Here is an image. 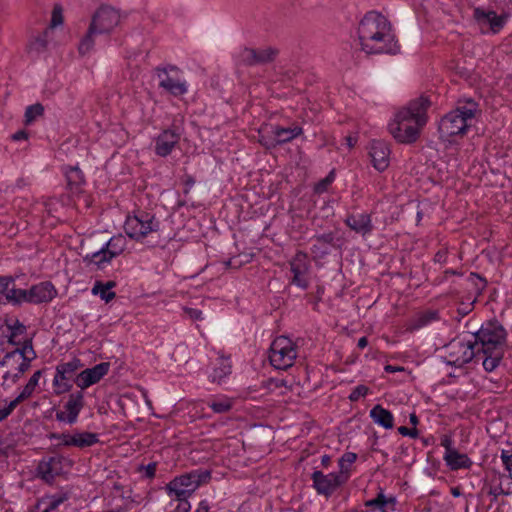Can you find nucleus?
<instances>
[{"instance_id": "603ef678", "label": "nucleus", "mask_w": 512, "mask_h": 512, "mask_svg": "<svg viewBox=\"0 0 512 512\" xmlns=\"http://www.w3.org/2000/svg\"><path fill=\"white\" fill-rule=\"evenodd\" d=\"M23 289H17L15 288V283L11 286H9V290L6 294V301L9 302V303H14V301H18L17 298H19V295L20 293L22 292Z\"/></svg>"}, {"instance_id": "39448f33", "label": "nucleus", "mask_w": 512, "mask_h": 512, "mask_svg": "<svg viewBox=\"0 0 512 512\" xmlns=\"http://www.w3.org/2000/svg\"><path fill=\"white\" fill-rule=\"evenodd\" d=\"M211 472L206 469H197L174 478L167 485L168 494L176 497H190L202 484L208 483Z\"/></svg>"}, {"instance_id": "0e129e2a", "label": "nucleus", "mask_w": 512, "mask_h": 512, "mask_svg": "<svg viewBox=\"0 0 512 512\" xmlns=\"http://www.w3.org/2000/svg\"><path fill=\"white\" fill-rule=\"evenodd\" d=\"M195 512H210V506L207 500H202Z\"/></svg>"}, {"instance_id": "7c9ffc66", "label": "nucleus", "mask_w": 512, "mask_h": 512, "mask_svg": "<svg viewBox=\"0 0 512 512\" xmlns=\"http://www.w3.org/2000/svg\"><path fill=\"white\" fill-rule=\"evenodd\" d=\"M83 366L80 359L74 358L69 362L59 363L56 366L57 377H61V380H72L75 379L74 375Z\"/></svg>"}, {"instance_id": "bb28decb", "label": "nucleus", "mask_w": 512, "mask_h": 512, "mask_svg": "<svg viewBox=\"0 0 512 512\" xmlns=\"http://www.w3.org/2000/svg\"><path fill=\"white\" fill-rule=\"evenodd\" d=\"M369 416L376 424L385 429H392L394 427L393 414L380 404L375 405L370 410Z\"/></svg>"}, {"instance_id": "f3484780", "label": "nucleus", "mask_w": 512, "mask_h": 512, "mask_svg": "<svg viewBox=\"0 0 512 512\" xmlns=\"http://www.w3.org/2000/svg\"><path fill=\"white\" fill-rule=\"evenodd\" d=\"M110 363L101 362L92 368L81 371L74 379L76 385L81 390L99 382L109 371Z\"/></svg>"}, {"instance_id": "5fc2aeb1", "label": "nucleus", "mask_w": 512, "mask_h": 512, "mask_svg": "<svg viewBox=\"0 0 512 512\" xmlns=\"http://www.w3.org/2000/svg\"><path fill=\"white\" fill-rule=\"evenodd\" d=\"M17 299L18 301H14L13 305H20L24 302L31 303L30 289H23Z\"/></svg>"}, {"instance_id": "37998d69", "label": "nucleus", "mask_w": 512, "mask_h": 512, "mask_svg": "<svg viewBox=\"0 0 512 512\" xmlns=\"http://www.w3.org/2000/svg\"><path fill=\"white\" fill-rule=\"evenodd\" d=\"M41 375H42V370H37L36 372H34V374L30 377L29 381L24 386L22 391H24L26 394L31 396L32 393L34 392L36 386L38 385V381H39Z\"/></svg>"}, {"instance_id": "423d86ee", "label": "nucleus", "mask_w": 512, "mask_h": 512, "mask_svg": "<svg viewBox=\"0 0 512 512\" xmlns=\"http://www.w3.org/2000/svg\"><path fill=\"white\" fill-rule=\"evenodd\" d=\"M480 350L503 349L507 332L498 320H490L482 324L481 328L470 334Z\"/></svg>"}, {"instance_id": "c03bdc74", "label": "nucleus", "mask_w": 512, "mask_h": 512, "mask_svg": "<svg viewBox=\"0 0 512 512\" xmlns=\"http://www.w3.org/2000/svg\"><path fill=\"white\" fill-rule=\"evenodd\" d=\"M48 438L50 440L59 441V443L57 444L58 447H60V446L70 447L69 438H71V433H50L48 435Z\"/></svg>"}, {"instance_id": "a878e982", "label": "nucleus", "mask_w": 512, "mask_h": 512, "mask_svg": "<svg viewBox=\"0 0 512 512\" xmlns=\"http://www.w3.org/2000/svg\"><path fill=\"white\" fill-rule=\"evenodd\" d=\"M65 176L67 180V188L72 194H81L83 192L82 186L85 183V178L83 172L79 169V167H69L65 171Z\"/></svg>"}, {"instance_id": "052dcab7", "label": "nucleus", "mask_w": 512, "mask_h": 512, "mask_svg": "<svg viewBox=\"0 0 512 512\" xmlns=\"http://www.w3.org/2000/svg\"><path fill=\"white\" fill-rule=\"evenodd\" d=\"M447 259V251L446 250H439L435 256L434 261L438 263H445Z\"/></svg>"}, {"instance_id": "13d9d810", "label": "nucleus", "mask_w": 512, "mask_h": 512, "mask_svg": "<svg viewBox=\"0 0 512 512\" xmlns=\"http://www.w3.org/2000/svg\"><path fill=\"white\" fill-rule=\"evenodd\" d=\"M488 494L493 496V500H496L499 495H508L509 492L505 491L501 485L490 487Z\"/></svg>"}, {"instance_id": "412c9836", "label": "nucleus", "mask_w": 512, "mask_h": 512, "mask_svg": "<svg viewBox=\"0 0 512 512\" xmlns=\"http://www.w3.org/2000/svg\"><path fill=\"white\" fill-rule=\"evenodd\" d=\"M303 133V129L299 126L293 128H284L275 126L272 129L273 138L270 143H264L267 149L275 148L278 145H283L300 136Z\"/></svg>"}, {"instance_id": "a18cd8bd", "label": "nucleus", "mask_w": 512, "mask_h": 512, "mask_svg": "<svg viewBox=\"0 0 512 512\" xmlns=\"http://www.w3.org/2000/svg\"><path fill=\"white\" fill-rule=\"evenodd\" d=\"M369 392V388L365 385H358L356 386L352 392L350 393L348 399L351 401V402H356L359 400L360 397H364L368 394Z\"/></svg>"}, {"instance_id": "79ce46f5", "label": "nucleus", "mask_w": 512, "mask_h": 512, "mask_svg": "<svg viewBox=\"0 0 512 512\" xmlns=\"http://www.w3.org/2000/svg\"><path fill=\"white\" fill-rule=\"evenodd\" d=\"M70 380H61V377L54 376L53 386L55 388V394L60 395L66 392H69L72 389V384L69 382Z\"/></svg>"}, {"instance_id": "aec40b11", "label": "nucleus", "mask_w": 512, "mask_h": 512, "mask_svg": "<svg viewBox=\"0 0 512 512\" xmlns=\"http://www.w3.org/2000/svg\"><path fill=\"white\" fill-rule=\"evenodd\" d=\"M369 154L376 170L382 172L389 166L390 150L384 141L373 140L370 144Z\"/></svg>"}, {"instance_id": "69168bd1", "label": "nucleus", "mask_w": 512, "mask_h": 512, "mask_svg": "<svg viewBox=\"0 0 512 512\" xmlns=\"http://www.w3.org/2000/svg\"><path fill=\"white\" fill-rule=\"evenodd\" d=\"M12 449L10 445L0 447V461L9 457V452Z\"/></svg>"}, {"instance_id": "0eeeda50", "label": "nucleus", "mask_w": 512, "mask_h": 512, "mask_svg": "<svg viewBox=\"0 0 512 512\" xmlns=\"http://www.w3.org/2000/svg\"><path fill=\"white\" fill-rule=\"evenodd\" d=\"M297 357L295 344L286 336L277 337L270 346L269 360L273 367L280 370L290 368Z\"/></svg>"}, {"instance_id": "680f3d73", "label": "nucleus", "mask_w": 512, "mask_h": 512, "mask_svg": "<svg viewBox=\"0 0 512 512\" xmlns=\"http://www.w3.org/2000/svg\"><path fill=\"white\" fill-rule=\"evenodd\" d=\"M185 310L188 313V315L190 316V318L196 319V320L201 318L202 312L200 310L194 309V308H186Z\"/></svg>"}, {"instance_id": "f03ea898", "label": "nucleus", "mask_w": 512, "mask_h": 512, "mask_svg": "<svg viewBox=\"0 0 512 512\" xmlns=\"http://www.w3.org/2000/svg\"><path fill=\"white\" fill-rule=\"evenodd\" d=\"M430 106L429 98L421 95L401 109L396 114L394 122L389 124V131L395 140L399 143H414L421 128L427 123V110Z\"/></svg>"}, {"instance_id": "c9c22d12", "label": "nucleus", "mask_w": 512, "mask_h": 512, "mask_svg": "<svg viewBox=\"0 0 512 512\" xmlns=\"http://www.w3.org/2000/svg\"><path fill=\"white\" fill-rule=\"evenodd\" d=\"M388 504H391L394 506L396 504V499L394 497L387 498L385 496V494L383 493L382 489H380V492L378 493L376 498L367 500L365 502L366 507L377 508V509L381 510L382 512H385V507Z\"/></svg>"}, {"instance_id": "9d476101", "label": "nucleus", "mask_w": 512, "mask_h": 512, "mask_svg": "<svg viewBox=\"0 0 512 512\" xmlns=\"http://www.w3.org/2000/svg\"><path fill=\"white\" fill-rule=\"evenodd\" d=\"M311 479L313 482L312 486L316 492L326 498L330 497L347 482L345 475H340L339 473L324 474L319 470H315L312 473Z\"/></svg>"}, {"instance_id": "a19ab883", "label": "nucleus", "mask_w": 512, "mask_h": 512, "mask_svg": "<svg viewBox=\"0 0 512 512\" xmlns=\"http://www.w3.org/2000/svg\"><path fill=\"white\" fill-rule=\"evenodd\" d=\"M208 406L215 412V413H225L232 409V402L228 398H223L220 400H214L210 403H208Z\"/></svg>"}, {"instance_id": "2eb2a0df", "label": "nucleus", "mask_w": 512, "mask_h": 512, "mask_svg": "<svg viewBox=\"0 0 512 512\" xmlns=\"http://www.w3.org/2000/svg\"><path fill=\"white\" fill-rule=\"evenodd\" d=\"M85 405L84 394L82 391H76L69 395L64 404V411L56 412V420L70 425L76 423L78 416Z\"/></svg>"}, {"instance_id": "6e6552de", "label": "nucleus", "mask_w": 512, "mask_h": 512, "mask_svg": "<svg viewBox=\"0 0 512 512\" xmlns=\"http://www.w3.org/2000/svg\"><path fill=\"white\" fill-rule=\"evenodd\" d=\"M159 226L160 223L154 215L141 211L133 216H127L124 230L131 239L140 241L149 233L158 231Z\"/></svg>"}, {"instance_id": "2f4dec72", "label": "nucleus", "mask_w": 512, "mask_h": 512, "mask_svg": "<svg viewBox=\"0 0 512 512\" xmlns=\"http://www.w3.org/2000/svg\"><path fill=\"white\" fill-rule=\"evenodd\" d=\"M47 35L48 30L46 29L41 34L33 36L27 43V53L38 56L45 52L48 46Z\"/></svg>"}, {"instance_id": "4c0bfd02", "label": "nucleus", "mask_w": 512, "mask_h": 512, "mask_svg": "<svg viewBox=\"0 0 512 512\" xmlns=\"http://www.w3.org/2000/svg\"><path fill=\"white\" fill-rule=\"evenodd\" d=\"M357 454L353 452H345L338 461L339 474L346 476V481L350 477V466L356 461Z\"/></svg>"}, {"instance_id": "864d4df0", "label": "nucleus", "mask_w": 512, "mask_h": 512, "mask_svg": "<svg viewBox=\"0 0 512 512\" xmlns=\"http://www.w3.org/2000/svg\"><path fill=\"white\" fill-rule=\"evenodd\" d=\"M441 445L445 448V453L444 455H447L450 453V451H455L456 449L453 448V440L450 436L448 435H444L442 438H441Z\"/></svg>"}, {"instance_id": "49530a36", "label": "nucleus", "mask_w": 512, "mask_h": 512, "mask_svg": "<svg viewBox=\"0 0 512 512\" xmlns=\"http://www.w3.org/2000/svg\"><path fill=\"white\" fill-rule=\"evenodd\" d=\"M5 325L11 333H16L17 336L26 333L27 330L26 326L18 319H16L13 324H11L8 319H5Z\"/></svg>"}, {"instance_id": "e433bc0d", "label": "nucleus", "mask_w": 512, "mask_h": 512, "mask_svg": "<svg viewBox=\"0 0 512 512\" xmlns=\"http://www.w3.org/2000/svg\"><path fill=\"white\" fill-rule=\"evenodd\" d=\"M99 35L95 28L89 25L87 33L80 41L78 51L81 55H85L90 52L94 46V36Z\"/></svg>"}, {"instance_id": "9b49d317", "label": "nucleus", "mask_w": 512, "mask_h": 512, "mask_svg": "<svg viewBox=\"0 0 512 512\" xmlns=\"http://www.w3.org/2000/svg\"><path fill=\"white\" fill-rule=\"evenodd\" d=\"M311 246V253L315 259H324L330 254L331 248L342 250L345 240L342 237H337L333 231L315 235Z\"/></svg>"}, {"instance_id": "f704fd0d", "label": "nucleus", "mask_w": 512, "mask_h": 512, "mask_svg": "<svg viewBox=\"0 0 512 512\" xmlns=\"http://www.w3.org/2000/svg\"><path fill=\"white\" fill-rule=\"evenodd\" d=\"M232 366L228 359L221 358L219 366L215 367L210 380L220 384L222 380L231 374Z\"/></svg>"}, {"instance_id": "dca6fc26", "label": "nucleus", "mask_w": 512, "mask_h": 512, "mask_svg": "<svg viewBox=\"0 0 512 512\" xmlns=\"http://www.w3.org/2000/svg\"><path fill=\"white\" fill-rule=\"evenodd\" d=\"M279 51L273 47L254 49L245 47L241 52V61L246 66L265 65L273 62Z\"/></svg>"}, {"instance_id": "f257e3e1", "label": "nucleus", "mask_w": 512, "mask_h": 512, "mask_svg": "<svg viewBox=\"0 0 512 512\" xmlns=\"http://www.w3.org/2000/svg\"><path fill=\"white\" fill-rule=\"evenodd\" d=\"M357 33L361 49L367 54L396 55L400 52L391 23L379 12L366 13L359 23Z\"/></svg>"}, {"instance_id": "09e8293b", "label": "nucleus", "mask_w": 512, "mask_h": 512, "mask_svg": "<svg viewBox=\"0 0 512 512\" xmlns=\"http://www.w3.org/2000/svg\"><path fill=\"white\" fill-rule=\"evenodd\" d=\"M14 282L15 278L12 276H0V294H3L6 297L9 286L13 285Z\"/></svg>"}, {"instance_id": "473e14b6", "label": "nucleus", "mask_w": 512, "mask_h": 512, "mask_svg": "<svg viewBox=\"0 0 512 512\" xmlns=\"http://www.w3.org/2000/svg\"><path fill=\"white\" fill-rule=\"evenodd\" d=\"M24 363H19L16 366V374H12V370H7L4 372L2 379V387L6 388L9 386V382L15 384L19 381L21 376L30 368L31 359H24Z\"/></svg>"}, {"instance_id": "f8f14e48", "label": "nucleus", "mask_w": 512, "mask_h": 512, "mask_svg": "<svg viewBox=\"0 0 512 512\" xmlns=\"http://www.w3.org/2000/svg\"><path fill=\"white\" fill-rule=\"evenodd\" d=\"M120 22L119 13L110 6H101L93 15L90 25L99 35L109 34Z\"/></svg>"}, {"instance_id": "bf43d9fd", "label": "nucleus", "mask_w": 512, "mask_h": 512, "mask_svg": "<svg viewBox=\"0 0 512 512\" xmlns=\"http://www.w3.org/2000/svg\"><path fill=\"white\" fill-rule=\"evenodd\" d=\"M156 463L152 462L149 463L147 466L143 467L145 470V477L152 479L155 476L156 473Z\"/></svg>"}, {"instance_id": "4be33fe9", "label": "nucleus", "mask_w": 512, "mask_h": 512, "mask_svg": "<svg viewBox=\"0 0 512 512\" xmlns=\"http://www.w3.org/2000/svg\"><path fill=\"white\" fill-rule=\"evenodd\" d=\"M344 223L354 232L366 236L373 231L371 215L368 213L349 214Z\"/></svg>"}, {"instance_id": "3c124183", "label": "nucleus", "mask_w": 512, "mask_h": 512, "mask_svg": "<svg viewBox=\"0 0 512 512\" xmlns=\"http://www.w3.org/2000/svg\"><path fill=\"white\" fill-rule=\"evenodd\" d=\"M501 459L506 470L509 473L510 479H512V453L508 450H503L501 453Z\"/></svg>"}, {"instance_id": "58836bf2", "label": "nucleus", "mask_w": 512, "mask_h": 512, "mask_svg": "<svg viewBox=\"0 0 512 512\" xmlns=\"http://www.w3.org/2000/svg\"><path fill=\"white\" fill-rule=\"evenodd\" d=\"M44 113V106L41 103L30 105L25 111V124L30 125L37 117Z\"/></svg>"}, {"instance_id": "a211bd4d", "label": "nucleus", "mask_w": 512, "mask_h": 512, "mask_svg": "<svg viewBox=\"0 0 512 512\" xmlns=\"http://www.w3.org/2000/svg\"><path fill=\"white\" fill-rule=\"evenodd\" d=\"M474 18L481 28L488 26L493 33H498L507 22L505 14L498 15L493 10L486 11L479 7L474 9Z\"/></svg>"}, {"instance_id": "4468645a", "label": "nucleus", "mask_w": 512, "mask_h": 512, "mask_svg": "<svg viewBox=\"0 0 512 512\" xmlns=\"http://www.w3.org/2000/svg\"><path fill=\"white\" fill-rule=\"evenodd\" d=\"M66 461L67 459L61 455L43 458L37 465V476L46 483H53L55 478L63 473V463Z\"/></svg>"}, {"instance_id": "de8ad7c7", "label": "nucleus", "mask_w": 512, "mask_h": 512, "mask_svg": "<svg viewBox=\"0 0 512 512\" xmlns=\"http://www.w3.org/2000/svg\"><path fill=\"white\" fill-rule=\"evenodd\" d=\"M62 23H63L62 8L59 4H56L52 11L50 26L56 27L58 25H61Z\"/></svg>"}, {"instance_id": "4d7b16f0", "label": "nucleus", "mask_w": 512, "mask_h": 512, "mask_svg": "<svg viewBox=\"0 0 512 512\" xmlns=\"http://www.w3.org/2000/svg\"><path fill=\"white\" fill-rule=\"evenodd\" d=\"M332 174L333 172H331L325 179L321 180L317 185H316V192H323L326 187L332 182L333 180V177H332Z\"/></svg>"}, {"instance_id": "5701e85b", "label": "nucleus", "mask_w": 512, "mask_h": 512, "mask_svg": "<svg viewBox=\"0 0 512 512\" xmlns=\"http://www.w3.org/2000/svg\"><path fill=\"white\" fill-rule=\"evenodd\" d=\"M57 295L55 286L50 281H44L30 287L32 304L48 303Z\"/></svg>"}, {"instance_id": "393cba45", "label": "nucleus", "mask_w": 512, "mask_h": 512, "mask_svg": "<svg viewBox=\"0 0 512 512\" xmlns=\"http://www.w3.org/2000/svg\"><path fill=\"white\" fill-rule=\"evenodd\" d=\"M179 138L177 133L171 130H165L156 139V154L162 157L169 155L174 146L178 143Z\"/></svg>"}, {"instance_id": "6ab92c4d", "label": "nucleus", "mask_w": 512, "mask_h": 512, "mask_svg": "<svg viewBox=\"0 0 512 512\" xmlns=\"http://www.w3.org/2000/svg\"><path fill=\"white\" fill-rule=\"evenodd\" d=\"M308 255L303 251H298L293 259L290 261L291 272L293 273V278L291 283L297 285L302 289L308 288V281L304 277L309 269V264L307 261Z\"/></svg>"}, {"instance_id": "20e7f679", "label": "nucleus", "mask_w": 512, "mask_h": 512, "mask_svg": "<svg viewBox=\"0 0 512 512\" xmlns=\"http://www.w3.org/2000/svg\"><path fill=\"white\" fill-rule=\"evenodd\" d=\"M444 351L443 359L446 364L455 367H462L480 356V347L472 337L466 339L458 336L444 347Z\"/></svg>"}, {"instance_id": "e2e57ef3", "label": "nucleus", "mask_w": 512, "mask_h": 512, "mask_svg": "<svg viewBox=\"0 0 512 512\" xmlns=\"http://www.w3.org/2000/svg\"><path fill=\"white\" fill-rule=\"evenodd\" d=\"M27 138H28V134L25 130L17 131L16 133H14L12 135V139L14 141L26 140Z\"/></svg>"}, {"instance_id": "cd10ccee", "label": "nucleus", "mask_w": 512, "mask_h": 512, "mask_svg": "<svg viewBox=\"0 0 512 512\" xmlns=\"http://www.w3.org/2000/svg\"><path fill=\"white\" fill-rule=\"evenodd\" d=\"M443 459L452 471L469 469L473 464L467 454L460 453L458 450L450 451L449 454L443 456Z\"/></svg>"}, {"instance_id": "774afa93", "label": "nucleus", "mask_w": 512, "mask_h": 512, "mask_svg": "<svg viewBox=\"0 0 512 512\" xmlns=\"http://www.w3.org/2000/svg\"><path fill=\"white\" fill-rule=\"evenodd\" d=\"M331 457L327 454L321 457V464L323 467L327 468L330 465Z\"/></svg>"}, {"instance_id": "ea45409f", "label": "nucleus", "mask_w": 512, "mask_h": 512, "mask_svg": "<svg viewBox=\"0 0 512 512\" xmlns=\"http://www.w3.org/2000/svg\"><path fill=\"white\" fill-rule=\"evenodd\" d=\"M92 294L99 295L102 300H104L106 303H109L111 300H113L116 297L115 292L106 290L104 286H102L101 281H96L93 288H92Z\"/></svg>"}, {"instance_id": "1a4fd4ad", "label": "nucleus", "mask_w": 512, "mask_h": 512, "mask_svg": "<svg viewBox=\"0 0 512 512\" xmlns=\"http://www.w3.org/2000/svg\"><path fill=\"white\" fill-rule=\"evenodd\" d=\"M159 78V87L169 94L178 97L187 93V85L179 77L180 69L174 65L156 68Z\"/></svg>"}, {"instance_id": "338daca9", "label": "nucleus", "mask_w": 512, "mask_h": 512, "mask_svg": "<svg viewBox=\"0 0 512 512\" xmlns=\"http://www.w3.org/2000/svg\"><path fill=\"white\" fill-rule=\"evenodd\" d=\"M473 303H470L468 306H465L463 308H458L457 312L460 316H465L467 315L470 311H471V308L470 306L472 305Z\"/></svg>"}, {"instance_id": "c756f323", "label": "nucleus", "mask_w": 512, "mask_h": 512, "mask_svg": "<svg viewBox=\"0 0 512 512\" xmlns=\"http://www.w3.org/2000/svg\"><path fill=\"white\" fill-rule=\"evenodd\" d=\"M504 351L503 349L496 350H480V356L476 361L482 360V365L485 371L492 372L494 371L500 364L503 358Z\"/></svg>"}, {"instance_id": "6e6d98bb", "label": "nucleus", "mask_w": 512, "mask_h": 512, "mask_svg": "<svg viewBox=\"0 0 512 512\" xmlns=\"http://www.w3.org/2000/svg\"><path fill=\"white\" fill-rule=\"evenodd\" d=\"M287 381L285 379H278V378H269L267 380V387L271 388H280V387H286Z\"/></svg>"}, {"instance_id": "b1692460", "label": "nucleus", "mask_w": 512, "mask_h": 512, "mask_svg": "<svg viewBox=\"0 0 512 512\" xmlns=\"http://www.w3.org/2000/svg\"><path fill=\"white\" fill-rule=\"evenodd\" d=\"M21 359L20 363H24V359H31V361L36 358V352L33 349L32 339H26L22 343L21 347H17L13 351L7 352L2 360H0V368L5 367L11 361H14L16 357Z\"/></svg>"}, {"instance_id": "c85d7f7f", "label": "nucleus", "mask_w": 512, "mask_h": 512, "mask_svg": "<svg viewBox=\"0 0 512 512\" xmlns=\"http://www.w3.org/2000/svg\"><path fill=\"white\" fill-rule=\"evenodd\" d=\"M69 442L70 446L84 449L97 444L99 442V435L97 433L88 431H75L71 433V438H69Z\"/></svg>"}, {"instance_id": "7ed1b4c3", "label": "nucleus", "mask_w": 512, "mask_h": 512, "mask_svg": "<svg viewBox=\"0 0 512 512\" xmlns=\"http://www.w3.org/2000/svg\"><path fill=\"white\" fill-rule=\"evenodd\" d=\"M477 113H480L479 105L472 98L459 100L457 107L441 118L438 124L439 138L451 141L454 136L465 135Z\"/></svg>"}, {"instance_id": "ddd939ff", "label": "nucleus", "mask_w": 512, "mask_h": 512, "mask_svg": "<svg viewBox=\"0 0 512 512\" xmlns=\"http://www.w3.org/2000/svg\"><path fill=\"white\" fill-rule=\"evenodd\" d=\"M120 241L121 238H111L100 250L91 255L87 254L84 256V262L89 264L93 263L99 269H103L105 264L110 263L114 257L118 256L123 251V248L118 245Z\"/></svg>"}, {"instance_id": "8fccbe9b", "label": "nucleus", "mask_w": 512, "mask_h": 512, "mask_svg": "<svg viewBox=\"0 0 512 512\" xmlns=\"http://www.w3.org/2000/svg\"><path fill=\"white\" fill-rule=\"evenodd\" d=\"M244 257H245L244 260L240 259L241 255H239L237 257H232L229 260L225 261L224 264L227 268L231 267V268L237 269V268L241 267L244 263L249 262L248 256L244 255Z\"/></svg>"}, {"instance_id": "72a5a7b5", "label": "nucleus", "mask_w": 512, "mask_h": 512, "mask_svg": "<svg viewBox=\"0 0 512 512\" xmlns=\"http://www.w3.org/2000/svg\"><path fill=\"white\" fill-rule=\"evenodd\" d=\"M67 499V494L52 495L38 502V504L36 505V509L39 510V512H51L53 510H56L59 507V505L62 504Z\"/></svg>"}]
</instances>
